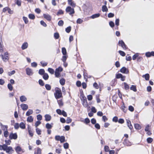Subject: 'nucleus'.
Listing matches in <instances>:
<instances>
[{"label":"nucleus","instance_id":"obj_41","mask_svg":"<svg viewBox=\"0 0 154 154\" xmlns=\"http://www.w3.org/2000/svg\"><path fill=\"white\" fill-rule=\"evenodd\" d=\"M45 87L48 90H50L51 89V86L49 84H46Z\"/></svg>","mask_w":154,"mask_h":154},{"label":"nucleus","instance_id":"obj_23","mask_svg":"<svg viewBox=\"0 0 154 154\" xmlns=\"http://www.w3.org/2000/svg\"><path fill=\"white\" fill-rule=\"evenodd\" d=\"M15 150L17 152L19 153L22 151V149L20 146H17L15 148Z\"/></svg>","mask_w":154,"mask_h":154},{"label":"nucleus","instance_id":"obj_40","mask_svg":"<svg viewBox=\"0 0 154 154\" xmlns=\"http://www.w3.org/2000/svg\"><path fill=\"white\" fill-rule=\"evenodd\" d=\"M146 140L148 143H151L153 141V139L149 137Z\"/></svg>","mask_w":154,"mask_h":154},{"label":"nucleus","instance_id":"obj_64","mask_svg":"<svg viewBox=\"0 0 154 154\" xmlns=\"http://www.w3.org/2000/svg\"><path fill=\"white\" fill-rule=\"evenodd\" d=\"M128 109L131 112H133L134 110V107L131 106H129Z\"/></svg>","mask_w":154,"mask_h":154},{"label":"nucleus","instance_id":"obj_24","mask_svg":"<svg viewBox=\"0 0 154 154\" xmlns=\"http://www.w3.org/2000/svg\"><path fill=\"white\" fill-rule=\"evenodd\" d=\"M43 78L45 80H47L48 79L49 76L47 73H45L43 75Z\"/></svg>","mask_w":154,"mask_h":154},{"label":"nucleus","instance_id":"obj_17","mask_svg":"<svg viewBox=\"0 0 154 154\" xmlns=\"http://www.w3.org/2000/svg\"><path fill=\"white\" fill-rule=\"evenodd\" d=\"M28 46V44L27 42H25L22 45L21 48L23 50H24L26 49Z\"/></svg>","mask_w":154,"mask_h":154},{"label":"nucleus","instance_id":"obj_35","mask_svg":"<svg viewBox=\"0 0 154 154\" xmlns=\"http://www.w3.org/2000/svg\"><path fill=\"white\" fill-rule=\"evenodd\" d=\"M62 53L63 55H66V51L65 48H63L62 50Z\"/></svg>","mask_w":154,"mask_h":154},{"label":"nucleus","instance_id":"obj_53","mask_svg":"<svg viewBox=\"0 0 154 154\" xmlns=\"http://www.w3.org/2000/svg\"><path fill=\"white\" fill-rule=\"evenodd\" d=\"M40 63L42 66L43 67L46 66L48 64V63H47L44 62L42 61Z\"/></svg>","mask_w":154,"mask_h":154},{"label":"nucleus","instance_id":"obj_34","mask_svg":"<svg viewBox=\"0 0 154 154\" xmlns=\"http://www.w3.org/2000/svg\"><path fill=\"white\" fill-rule=\"evenodd\" d=\"M48 71L51 74H53L54 72V70L51 68H48Z\"/></svg>","mask_w":154,"mask_h":154},{"label":"nucleus","instance_id":"obj_26","mask_svg":"<svg viewBox=\"0 0 154 154\" xmlns=\"http://www.w3.org/2000/svg\"><path fill=\"white\" fill-rule=\"evenodd\" d=\"M38 73L41 75H43L45 73V70L43 69H40L39 70Z\"/></svg>","mask_w":154,"mask_h":154},{"label":"nucleus","instance_id":"obj_47","mask_svg":"<svg viewBox=\"0 0 154 154\" xmlns=\"http://www.w3.org/2000/svg\"><path fill=\"white\" fill-rule=\"evenodd\" d=\"M23 20L24 21V22L25 23L27 24L28 22V19L27 17H23Z\"/></svg>","mask_w":154,"mask_h":154},{"label":"nucleus","instance_id":"obj_45","mask_svg":"<svg viewBox=\"0 0 154 154\" xmlns=\"http://www.w3.org/2000/svg\"><path fill=\"white\" fill-rule=\"evenodd\" d=\"M5 142L6 143L5 144L7 146V145H9L10 144L11 141L10 140H5Z\"/></svg>","mask_w":154,"mask_h":154},{"label":"nucleus","instance_id":"obj_22","mask_svg":"<svg viewBox=\"0 0 154 154\" xmlns=\"http://www.w3.org/2000/svg\"><path fill=\"white\" fill-rule=\"evenodd\" d=\"M57 102L60 107H61L63 106V103L61 100H57Z\"/></svg>","mask_w":154,"mask_h":154},{"label":"nucleus","instance_id":"obj_50","mask_svg":"<svg viewBox=\"0 0 154 154\" xmlns=\"http://www.w3.org/2000/svg\"><path fill=\"white\" fill-rule=\"evenodd\" d=\"M58 24L60 26H63V20H60L59 21Z\"/></svg>","mask_w":154,"mask_h":154},{"label":"nucleus","instance_id":"obj_31","mask_svg":"<svg viewBox=\"0 0 154 154\" xmlns=\"http://www.w3.org/2000/svg\"><path fill=\"white\" fill-rule=\"evenodd\" d=\"M28 130L29 135L30 136L32 137L33 136V134L32 133L31 129L30 128H28Z\"/></svg>","mask_w":154,"mask_h":154},{"label":"nucleus","instance_id":"obj_25","mask_svg":"<svg viewBox=\"0 0 154 154\" xmlns=\"http://www.w3.org/2000/svg\"><path fill=\"white\" fill-rule=\"evenodd\" d=\"M100 16V14L99 13L95 14L91 16V18L92 19H94L99 17Z\"/></svg>","mask_w":154,"mask_h":154},{"label":"nucleus","instance_id":"obj_62","mask_svg":"<svg viewBox=\"0 0 154 154\" xmlns=\"http://www.w3.org/2000/svg\"><path fill=\"white\" fill-rule=\"evenodd\" d=\"M41 123V122L39 121H37L35 124V126L36 128Z\"/></svg>","mask_w":154,"mask_h":154},{"label":"nucleus","instance_id":"obj_9","mask_svg":"<svg viewBox=\"0 0 154 154\" xmlns=\"http://www.w3.org/2000/svg\"><path fill=\"white\" fill-rule=\"evenodd\" d=\"M68 4L72 8H75L76 6V4L72 0H68Z\"/></svg>","mask_w":154,"mask_h":154},{"label":"nucleus","instance_id":"obj_21","mask_svg":"<svg viewBox=\"0 0 154 154\" xmlns=\"http://www.w3.org/2000/svg\"><path fill=\"white\" fill-rule=\"evenodd\" d=\"M33 110L31 109H29L28 110V111L26 112V115L27 116H28L32 114L33 113Z\"/></svg>","mask_w":154,"mask_h":154},{"label":"nucleus","instance_id":"obj_8","mask_svg":"<svg viewBox=\"0 0 154 154\" xmlns=\"http://www.w3.org/2000/svg\"><path fill=\"white\" fill-rule=\"evenodd\" d=\"M119 45L121 46L124 49H127L126 45L122 40L120 41L119 42Z\"/></svg>","mask_w":154,"mask_h":154},{"label":"nucleus","instance_id":"obj_3","mask_svg":"<svg viewBox=\"0 0 154 154\" xmlns=\"http://www.w3.org/2000/svg\"><path fill=\"white\" fill-rule=\"evenodd\" d=\"M9 54L8 52H5L4 54H1L0 57H1L2 60L5 62H7L9 59L8 57Z\"/></svg>","mask_w":154,"mask_h":154},{"label":"nucleus","instance_id":"obj_43","mask_svg":"<svg viewBox=\"0 0 154 154\" xmlns=\"http://www.w3.org/2000/svg\"><path fill=\"white\" fill-rule=\"evenodd\" d=\"M54 36L55 39H58L59 37V33L57 32H56L54 33Z\"/></svg>","mask_w":154,"mask_h":154},{"label":"nucleus","instance_id":"obj_16","mask_svg":"<svg viewBox=\"0 0 154 154\" xmlns=\"http://www.w3.org/2000/svg\"><path fill=\"white\" fill-rule=\"evenodd\" d=\"M41 150L40 148L38 147L35 150L34 154H41Z\"/></svg>","mask_w":154,"mask_h":154},{"label":"nucleus","instance_id":"obj_44","mask_svg":"<svg viewBox=\"0 0 154 154\" xmlns=\"http://www.w3.org/2000/svg\"><path fill=\"white\" fill-rule=\"evenodd\" d=\"M71 30V27L70 26H69L65 30H66V31L67 33H69L70 32Z\"/></svg>","mask_w":154,"mask_h":154},{"label":"nucleus","instance_id":"obj_5","mask_svg":"<svg viewBox=\"0 0 154 154\" xmlns=\"http://www.w3.org/2000/svg\"><path fill=\"white\" fill-rule=\"evenodd\" d=\"M81 100L82 101V104L84 107L85 108L88 107V109L90 108V106L88 107V105L86 97H83L82 99Z\"/></svg>","mask_w":154,"mask_h":154},{"label":"nucleus","instance_id":"obj_39","mask_svg":"<svg viewBox=\"0 0 154 154\" xmlns=\"http://www.w3.org/2000/svg\"><path fill=\"white\" fill-rule=\"evenodd\" d=\"M29 18L31 19H34L35 18L34 15L32 14H30L29 15Z\"/></svg>","mask_w":154,"mask_h":154},{"label":"nucleus","instance_id":"obj_20","mask_svg":"<svg viewBox=\"0 0 154 154\" xmlns=\"http://www.w3.org/2000/svg\"><path fill=\"white\" fill-rule=\"evenodd\" d=\"M134 126L135 128L137 129L140 130L141 128V125L138 124H134Z\"/></svg>","mask_w":154,"mask_h":154},{"label":"nucleus","instance_id":"obj_10","mask_svg":"<svg viewBox=\"0 0 154 154\" xmlns=\"http://www.w3.org/2000/svg\"><path fill=\"white\" fill-rule=\"evenodd\" d=\"M121 72L125 74H128L129 71L128 69L125 67H123L120 70Z\"/></svg>","mask_w":154,"mask_h":154},{"label":"nucleus","instance_id":"obj_63","mask_svg":"<svg viewBox=\"0 0 154 154\" xmlns=\"http://www.w3.org/2000/svg\"><path fill=\"white\" fill-rule=\"evenodd\" d=\"M40 23L41 24L44 26L46 27L47 26V25L46 23L43 20H41L40 21Z\"/></svg>","mask_w":154,"mask_h":154},{"label":"nucleus","instance_id":"obj_27","mask_svg":"<svg viewBox=\"0 0 154 154\" xmlns=\"http://www.w3.org/2000/svg\"><path fill=\"white\" fill-rule=\"evenodd\" d=\"M33 119L32 116H29L27 118V121L29 122H32L33 121Z\"/></svg>","mask_w":154,"mask_h":154},{"label":"nucleus","instance_id":"obj_2","mask_svg":"<svg viewBox=\"0 0 154 154\" xmlns=\"http://www.w3.org/2000/svg\"><path fill=\"white\" fill-rule=\"evenodd\" d=\"M54 95L56 99H58L63 97L62 94L61 89L57 88L55 90V92L54 93Z\"/></svg>","mask_w":154,"mask_h":154},{"label":"nucleus","instance_id":"obj_6","mask_svg":"<svg viewBox=\"0 0 154 154\" xmlns=\"http://www.w3.org/2000/svg\"><path fill=\"white\" fill-rule=\"evenodd\" d=\"M17 138V135L16 133H10L9 135V138L10 139L12 140L14 139L16 140Z\"/></svg>","mask_w":154,"mask_h":154},{"label":"nucleus","instance_id":"obj_13","mask_svg":"<svg viewBox=\"0 0 154 154\" xmlns=\"http://www.w3.org/2000/svg\"><path fill=\"white\" fill-rule=\"evenodd\" d=\"M44 17L48 21H50L51 20V16L48 14H44Z\"/></svg>","mask_w":154,"mask_h":154},{"label":"nucleus","instance_id":"obj_37","mask_svg":"<svg viewBox=\"0 0 154 154\" xmlns=\"http://www.w3.org/2000/svg\"><path fill=\"white\" fill-rule=\"evenodd\" d=\"M36 132L38 135H40L41 134V131L39 128H37L36 129Z\"/></svg>","mask_w":154,"mask_h":154},{"label":"nucleus","instance_id":"obj_11","mask_svg":"<svg viewBox=\"0 0 154 154\" xmlns=\"http://www.w3.org/2000/svg\"><path fill=\"white\" fill-rule=\"evenodd\" d=\"M0 125L2 129L4 131H7L8 126L6 125H4L2 123L0 124Z\"/></svg>","mask_w":154,"mask_h":154},{"label":"nucleus","instance_id":"obj_61","mask_svg":"<svg viewBox=\"0 0 154 154\" xmlns=\"http://www.w3.org/2000/svg\"><path fill=\"white\" fill-rule=\"evenodd\" d=\"M83 21L81 19L79 18L77 20V23L79 24H81L82 23Z\"/></svg>","mask_w":154,"mask_h":154},{"label":"nucleus","instance_id":"obj_30","mask_svg":"<svg viewBox=\"0 0 154 154\" xmlns=\"http://www.w3.org/2000/svg\"><path fill=\"white\" fill-rule=\"evenodd\" d=\"M108 11L107 7L105 5H103L102 7V11L103 12H106Z\"/></svg>","mask_w":154,"mask_h":154},{"label":"nucleus","instance_id":"obj_42","mask_svg":"<svg viewBox=\"0 0 154 154\" xmlns=\"http://www.w3.org/2000/svg\"><path fill=\"white\" fill-rule=\"evenodd\" d=\"M15 73V71L14 70H13L11 72H8V74L9 76H11V75L14 74Z\"/></svg>","mask_w":154,"mask_h":154},{"label":"nucleus","instance_id":"obj_52","mask_svg":"<svg viewBox=\"0 0 154 154\" xmlns=\"http://www.w3.org/2000/svg\"><path fill=\"white\" fill-rule=\"evenodd\" d=\"M59 141H60V142L62 143L64 142L65 141V137L63 136H61V138Z\"/></svg>","mask_w":154,"mask_h":154},{"label":"nucleus","instance_id":"obj_56","mask_svg":"<svg viewBox=\"0 0 154 154\" xmlns=\"http://www.w3.org/2000/svg\"><path fill=\"white\" fill-rule=\"evenodd\" d=\"M64 55V56H63V57L62 58V60L63 62H65L67 59V57L66 56H65V55Z\"/></svg>","mask_w":154,"mask_h":154},{"label":"nucleus","instance_id":"obj_58","mask_svg":"<svg viewBox=\"0 0 154 154\" xmlns=\"http://www.w3.org/2000/svg\"><path fill=\"white\" fill-rule=\"evenodd\" d=\"M119 53L122 56H125V53L122 51H119Z\"/></svg>","mask_w":154,"mask_h":154},{"label":"nucleus","instance_id":"obj_12","mask_svg":"<svg viewBox=\"0 0 154 154\" xmlns=\"http://www.w3.org/2000/svg\"><path fill=\"white\" fill-rule=\"evenodd\" d=\"M126 122L128 127L130 129H131L133 128V126L131 124V121L129 120L126 119Z\"/></svg>","mask_w":154,"mask_h":154},{"label":"nucleus","instance_id":"obj_57","mask_svg":"<svg viewBox=\"0 0 154 154\" xmlns=\"http://www.w3.org/2000/svg\"><path fill=\"white\" fill-rule=\"evenodd\" d=\"M112 121L116 122L118 121V118L117 116L114 117L112 119Z\"/></svg>","mask_w":154,"mask_h":154},{"label":"nucleus","instance_id":"obj_46","mask_svg":"<svg viewBox=\"0 0 154 154\" xmlns=\"http://www.w3.org/2000/svg\"><path fill=\"white\" fill-rule=\"evenodd\" d=\"M8 87L10 91H12L13 89V87L11 84H8Z\"/></svg>","mask_w":154,"mask_h":154},{"label":"nucleus","instance_id":"obj_1","mask_svg":"<svg viewBox=\"0 0 154 154\" xmlns=\"http://www.w3.org/2000/svg\"><path fill=\"white\" fill-rule=\"evenodd\" d=\"M0 150L5 151L7 153H12L14 151V150L11 146H8L6 144H3L2 145H0Z\"/></svg>","mask_w":154,"mask_h":154},{"label":"nucleus","instance_id":"obj_29","mask_svg":"<svg viewBox=\"0 0 154 154\" xmlns=\"http://www.w3.org/2000/svg\"><path fill=\"white\" fill-rule=\"evenodd\" d=\"M45 127L47 129H49L52 128V125L51 124L48 123L46 125Z\"/></svg>","mask_w":154,"mask_h":154},{"label":"nucleus","instance_id":"obj_4","mask_svg":"<svg viewBox=\"0 0 154 154\" xmlns=\"http://www.w3.org/2000/svg\"><path fill=\"white\" fill-rule=\"evenodd\" d=\"M66 12L68 13L69 15H71L75 13L74 9L69 6L66 7Z\"/></svg>","mask_w":154,"mask_h":154},{"label":"nucleus","instance_id":"obj_14","mask_svg":"<svg viewBox=\"0 0 154 154\" xmlns=\"http://www.w3.org/2000/svg\"><path fill=\"white\" fill-rule=\"evenodd\" d=\"M45 120L46 121H49L51 119V116L48 114H46L45 116Z\"/></svg>","mask_w":154,"mask_h":154},{"label":"nucleus","instance_id":"obj_38","mask_svg":"<svg viewBox=\"0 0 154 154\" xmlns=\"http://www.w3.org/2000/svg\"><path fill=\"white\" fill-rule=\"evenodd\" d=\"M63 14V11L61 10L60 9L57 12V15H59L60 14Z\"/></svg>","mask_w":154,"mask_h":154},{"label":"nucleus","instance_id":"obj_49","mask_svg":"<svg viewBox=\"0 0 154 154\" xmlns=\"http://www.w3.org/2000/svg\"><path fill=\"white\" fill-rule=\"evenodd\" d=\"M37 118L38 121H40L42 119V116L41 115L39 114L37 116Z\"/></svg>","mask_w":154,"mask_h":154},{"label":"nucleus","instance_id":"obj_28","mask_svg":"<svg viewBox=\"0 0 154 154\" xmlns=\"http://www.w3.org/2000/svg\"><path fill=\"white\" fill-rule=\"evenodd\" d=\"M65 80L64 79L62 78L60 80V84L62 85H64L65 84Z\"/></svg>","mask_w":154,"mask_h":154},{"label":"nucleus","instance_id":"obj_32","mask_svg":"<svg viewBox=\"0 0 154 154\" xmlns=\"http://www.w3.org/2000/svg\"><path fill=\"white\" fill-rule=\"evenodd\" d=\"M19 126L22 129H24L25 128V125L23 122H21L20 123L19 125Z\"/></svg>","mask_w":154,"mask_h":154},{"label":"nucleus","instance_id":"obj_36","mask_svg":"<svg viewBox=\"0 0 154 154\" xmlns=\"http://www.w3.org/2000/svg\"><path fill=\"white\" fill-rule=\"evenodd\" d=\"M60 75V72L55 70V75L56 77H59Z\"/></svg>","mask_w":154,"mask_h":154},{"label":"nucleus","instance_id":"obj_7","mask_svg":"<svg viewBox=\"0 0 154 154\" xmlns=\"http://www.w3.org/2000/svg\"><path fill=\"white\" fill-rule=\"evenodd\" d=\"M26 74L29 75H32L33 73L32 70L29 68H26Z\"/></svg>","mask_w":154,"mask_h":154},{"label":"nucleus","instance_id":"obj_19","mask_svg":"<svg viewBox=\"0 0 154 154\" xmlns=\"http://www.w3.org/2000/svg\"><path fill=\"white\" fill-rule=\"evenodd\" d=\"M143 78H145L146 80H149V74L147 73L142 76Z\"/></svg>","mask_w":154,"mask_h":154},{"label":"nucleus","instance_id":"obj_48","mask_svg":"<svg viewBox=\"0 0 154 154\" xmlns=\"http://www.w3.org/2000/svg\"><path fill=\"white\" fill-rule=\"evenodd\" d=\"M125 86V88L126 90H127L129 89V85L125 82L124 83Z\"/></svg>","mask_w":154,"mask_h":154},{"label":"nucleus","instance_id":"obj_51","mask_svg":"<svg viewBox=\"0 0 154 154\" xmlns=\"http://www.w3.org/2000/svg\"><path fill=\"white\" fill-rule=\"evenodd\" d=\"M8 132L7 131H4V135L5 137H7L8 136Z\"/></svg>","mask_w":154,"mask_h":154},{"label":"nucleus","instance_id":"obj_55","mask_svg":"<svg viewBox=\"0 0 154 154\" xmlns=\"http://www.w3.org/2000/svg\"><path fill=\"white\" fill-rule=\"evenodd\" d=\"M38 82L39 84L41 86H43L44 85L43 81L41 79H40L39 80Z\"/></svg>","mask_w":154,"mask_h":154},{"label":"nucleus","instance_id":"obj_59","mask_svg":"<svg viewBox=\"0 0 154 154\" xmlns=\"http://www.w3.org/2000/svg\"><path fill=\"white\" fill-rule=\"evenodd\" d=\"M37 63L35 62H34L31 64V66L33 67H36L37 66Z\"/></svg>","mask_w":154,"mask_h":154},{"label":"nucleus","instance_id":"obj_54","mask_svg":"<svg viewBox=\"0 0 154 154\" xmlns=\"http://www.w3.org/2000/svg\"><path fill=\"white\" fill-rule=\"evenodd\" d=\"M19 127V125L18 123H16L14 125V128L16 129H17Z\"/></svg>","mask_w":154,"mask_h":154},{"label":"nucleus","instance_id":"obj_15","mask_svg":"<svg viewBox=\"0 0 154 154\" xmlns=\"http://www.w3.org/2000/svg\"><path fill=\"white\" fill-rule=\"evenodd\" d=\"M21 107L23 110H26L28 108V106L27 104H23L21 105Z\"/></svg>","mask_w":154,"mask_h":154},{"label":"nucleus","instance_id":"obj_33","mask_svg":"<svg viewBox=\"0 0 154 154\" xmlns=\"http://www.w3.org/2000/svg\"><path fill=\"white\" fill-rule=\"evenodd\" d=\"M130 89L134 92L137 91L136 87L135 85H132L130 87Z\"/></svg>","mask_w":154,"mask_h":154},{"label":"nucleus","instance_id":"obj_18","mask_svg":"<svg viewBox=\"0 0 154 154\" xmlns=\"http://www.w3.org/2000/svg\"><path fill=\"white\" fill-rule=\"evenodd\" d=\"M20 100L21 102L25 101L27 100V98L25 96H22L20 97Z\"/></svg>","mask_w":154,"mask_h":154},{"label":"nucleus","instance_id":"obj_60","mask_svg":"<svg viewBox=\"0 0 154 154\" xmlns=\"http://www.w3.org/2000/svg\"><path fill=\"white\" fill-rule=\"evenodd\" d=\"M63 146L65 149H67L69 147V144L68 143H65L64 144Z\"/></svg>","mask_w":154,"mask_h":154}]
</instances>
